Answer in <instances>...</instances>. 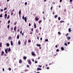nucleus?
I'll use <instances>...</instances> for the list:
<instances>
[{
	"instance_id": "1",
	"label": "nucleus",
	"mask_w": 73,
	"mask_h": 73,
	"mask_svg": "<svg viewBox=\"0 0 73 73\" xmlns=\"http://www.w3.org/2000/svg\"><path fill=\"white\" fill-rule=\"evenodd\" d=\"M22 19L23 20L24 19V20H25V22L26 23H27V18L25 17H24V15H23L22 16Z\"/></svg>"
},
{
	"instance_id": "2",
	"label": "nucleus",
	"mask_w": 73,
	"mask_h": 73,
	"mask_svg": "<svg viewBox=\"0 0 73 73\" xmlns=\"http://www.w3.org/2000/svg\"><path fill=\"white\" fill-rule=\"evenodd\" d=\"M27 62H28V63H29V65H31L32 64V62H31V60H28Z\"/></svg>"
},
{
	"instance_id": "3",
	"label": "nucleus",
	"mask_w": 73,
	"mask_h": 73,
	"mask_svg": "<svg viewBox=\"0 0 73 73\" xmlns=\"http://www.w3.org/2000/svg\"><path fill=\"white\" fill-rule=\"evenodd\" d=\"M34 28H36V24L35 23H34Z\"/></svg>"
},
{
	"instance_id": "4",
	"label": "nucleus",
	"mask_w": 73,
	"mask_h": 73,
	"mask_svg": "<svg viewBox=\"0 0 73 73\" xmlns=\"http://www.w3.org/2000/svg\"><path fill=\"white\" fill-rule=\"evenodd\" d=\"M31 54L33 56H35V53L33 52H31Z\"/></svg>"
},
{
	"instance_id": "5",
	"label": "nucleus",
	"mask_w": 73,
	"mask_h": 73,
	"mask_svg": "<svg viewBox=\"0 0 73 73\" xmlns=\"http://www.w3.org/2000/svg\"><path fill=\"white\" fill-rule=\"evenodd\" d=\"M4 51H2L1 54V56H3V55H4Z\"/></svg>"
},
{
	"instance_id": "6",
	"label": "nucleus",
	"mask_w": 73,
	"mask_h": 73,
	"mask_svg": "<svg viewBox=\"0 0 73 73\" xmlns=\"http://www.w3.org/2000/svg\"><path fill=\"white\" fill-rule=\"evenodd\" d=\"M7 14H5V15L4 18L5 19H7Z\"/></svg>"
},
{
	"instance_id": "7",
	"label": "nucleus",
	"mask_w": 73,
	"mask_h": 73,
	"mask_svg": "<svg viewBox=\"0 0 73 73\" xmlns=\"http://www.w3.org/2000/svg\"><path fill=\"white\" fill-rule=\"evenodd\" d=\"M41 70V69L39 67H38L37 69V70Z\"/></svg>"
},
{
	"instance_id": "8",
	"label": "nucleus",
	"mask_w": 73,
	"mask_h": 73,
	"mask_svg": "<svg viewBox=\"0 0 73 73\" xmlns=\"http://www.w3.org/2000/svg\"><path fill=\"white\" fill-rule=\"evenodd\" d=\"M35 19V21H38V18L37 17H36Z\"/></svg>"
},
{
	"instance_id": "9",
	"label": "nucleus",
	"mask_w": 73,
	"mask_h": 73,
	"mask_svg": "<svg viewBox=\"0 0 73 73\" xmlns=\"http://www.w3.org/2000/svg\"><path fill=\"white\" fill-rule=\"evenodd\" d=\"M7 49H5V51L6 53H8V51H7V50H8V48H7Z\"/></svg>"
},
{
	"instance_id": "10",
	"label": "nucleus",
	"mask_w": 73,
	"mask_h": 73,
	"mask_svg": "<svg viewBox=\"0 0 73 73\" xmlns=\"http://www.w3.org/2000/svg\"><path fill=\"white\" fill-rule=\"evenodd\" d=\"M19 64H21V63H22V60H21V59L19 60Z\"/></svg>"
},
{
	"instance_id": "11",
	"label": "nucleus",
	"mask_w": 73,
	"mask_h": 73,
	"mask_svg": "<svg viewBox=\"0 0 73 73\" xmlns=\"http://www.w3.org/2000/svg\"><path fill=\"white\" fill-rule=\"evenodd\" d=\"M11 45H12V46L13 45V41H11Z\"/></svg>"
},
{
	"instance_id": "12",
	"label": "nucleus",
	"mask_w": 73,
	"mask_h": 73,
	"mask_svg": "<svg viewBox=\"0 0 73 73\" xmlns=\"http://www.w3.org/2000/svg\"><path fill=\"white\" fill-rule=\"evenodd\" d=\"M68 31L69 32H71V31H72V30H71V29L70 28L69 29Z\"/></svg>"
},
{
	"instance_id": "13",
	"label": "nucleus",
	"mask_w": 73,
	"mask_h": 73,
	"mask_svg": "<svg viewBox=\"0 0 73 73\" xmlns=\"http://www.w3.org/2000/svg\"><path fill=\"white\" fill-rule=\"evenodd\" d=\"M6 46L7 47H8V46H9V44L8 43H6Z\"/></svg>"
},
{
	"instance_id": "14",
	"label": "nucleus",
	"mask_w": 73,
	"mask_h": 73,
	"mask_svg": "<svg viewBox=\"0 0 73 73\" xmlns=\"http://www.w3.org/2000/svg\"><path fill=\"white\" fill-rule=\"evenodd\" d=\"M14 30L15 31H16V26H15V27H14Z\"/></svg>"
},
{
	"instance_id": "15",
	"label": "nucleus",
	"mask_w": 73,
	"mask_h": 73,
	"mask_svg": "<svg viewBox=\"0 0 73 73\" xmlns=\"http://www.w3.org/2000/svg\"><path fill=\"white\" fill-rule=\"evenodd\" d=\"M36 46H41V45L37 44H36Z\"/></svg>"
},
{
	"instance_id": "16",
	"label": "nucleus",
	"mask_w": 73,
	"mask_h": 73,
	"mask_svg": "<svg viewBox=\"0 0 73 73\" xmlns=\"http://www.w3.org/2000/svg\"><path fill=\"white\" fill-rule=\"evenodd\" d=\"M11 48H9L8 49V52H11Z\"/></svg>"
},
{
	"instance_id": "17",
	"label": "nucleus",
	"mask_w": 73,
	"mask_h": 73,
	"mask_svg": "<svg viewBox=\"0 0 73 73\" xmlns=\"http://www.w3.org/2000/svg\"><path fill=\"white\" fill-rule=\"evenodd\" d=\"M19 37H20V36L19 35H17V39H19Z\"/></svg>"
},
{
	"instance_id": "18",
	"label": "nucleus",
	"mask_w": 73,
	"mask_h": 73,
	"mask_svg": "<svg viewBox=\"0 0 73 73\" xmlns=\"http://www.w3.org/2000/svg\"><path fill=\"white\" fill-rule=\"evenodd\" d=\"M70 38H71L70 37H69V36H68L67 37V38L68 40H70Z\"/></svg>"
},
{
	"instance_id": "19",
	"label": "nucleus",
	"mask_w": 73,
	"mask_h": 73,
	"mask_svg": "<svg viewBox=\"0 0 73 73\" xmlns=\"http://www.w3.org/2000/svg\"><path fill=\"white\" fill-rule=\"evenodd\" d=\"M18 44L19 45H20L21 44V42H20V40H19L18 41Z\"/></svg>"
},
{
	"instance_id": "20",
	"label": "nucleus",
	"mask_w": 73,
	"mask_h": 73,
	"mask_svg": "<svg viewBox=\"0 0 73 73\" xmlns=\"http://www.w3.org/2000/svg\"><path fill=\"white\" fill-rule=\"evenodd\" d=\"M61 50H64V48L63 47H62L61 48Z\"/></svg>"
},
{
	"instance_id": "21",
	"label": "nucleus",
	"mask_w": 73,
	"mask_h": 73,
	"mask_svg": "<svg viewBox=\"0 0 73 73\" xmlns=\"http://www.w3.org/2000/svg\"><path fill=\"white\" fill-rule=\"evenodd\" d=\"M23 59L25 60L26 59H27V57L26 56H24L23 57Z\"/></svg>"
},
{
	"instance_id": "22",
	"label": "nucleus",
	"mask_w": 73,
	"mask_h": 73,
	"mask_svg": "<svg viewBox=\"0 0 73 73\" xmlns=\"http://www.w3.org/2000/svg\"><path fill=\"white\" fill-rule=\"evenodd\" d=\"M36 33H38V29H36Z\"/></svg>"
},
{
	"instance_id": "23",
	"label": "nucleus",
	"mask_w": 73,
	"mask_h": 73,
	"mask_svg": "<svg viewBox=\"0 0 73 73\" xmlns=\"http://www.w3.org/2000/svg\"><path fill=\"white\" fill-rule=\"evenodd\" d=\"M11 37L10 36H9V37H8V39L9 40H11Z\"/></svg>"
},
{
	"instance_id": "24",
	"label": "nucleus",
	"mask_w": 73,
	"mask_h": 73,
	"mask_svg": "<svg viewBox=\"0 0 73 73\" xmlns=\"http://www.w3.org/2000/svg\"><path fill=\"white\" fill-rule=\"evenodd\" d=\"M0 47H2V43H1V42L0 43Z\"/></svg>"
},
{
	"instance_id": "25",
	"label": "nucleus",
	"mask_w": 73,
	"mask_h": 73,
	"mask_svg": "<svg viewBox=\"0 0 73 73\" xmlns=\"http://www.w3.org/2000/svg\"><path fill=\"white\" fill-rule=\"evenodd\" d=\"M64 45H65L66 46H68V44H67V43H65Z\"/></svg>"
},
{
	"instance_id": "26",
	"label": "nucleus",
	"mask_w": 73,
	"mask_h": 73,
	"mask_svg": "<svg viewBox=\"0 0 73 73\" xmlns=\"http://www.w3.org/2000/svg\"><path fill=\"white\" fill-rule=\"evenodd\" d=\"M28 70L27 69H25V70H24V72H28Z\"/></svg>"
},
{
	"instance_id": "27",
	"label": "nucleus",
	"mask_w": 73,
	"mask_h": 73,
	"mask_svg": "<svg viewBox=\"0 0 73 73\" xmlns=\"http://www.w3.org/2000/svg\"><path fill=\"white\" fill-rule=\"evenodd\" d=\"M64 21H60V23H64Z\"/></svg>"
},
{
	"instance_id": "28",
	"label": "nucleus",
	"mask_w": 73,
	"mask_h": 73,
	"mask_svg": "<svg viewBox=\"0 0 73 73\" xmlns=\"http://www.w3.org/2000/svg\"><path fill=\"white\" fill-rule=\"evenodd\" d=\"M20 31V29L18 28V29L17 30V32H19Z\"/></svg>"
},
{
	"instance_id": "29",
	"label": "nucleus",
	"mask_w": 73,
	"mask_h": 73,
	"mask_svg": "<svg viewBox=\"0 0 73 73\" xmlns=\"http://www.w3.org/2000/svg\"><path fill=\"white\" fill-rule=\"evenodd\" d=\"M42 21L41 20L40 21H38V23H39V24H40V23H41Z\"/></svg>"
},
{
	"instance_id": "30",
	"label": "nucleus",
	"mask_w": 73,
	"mask_h": 73,
	"mask_svg": "<svg viewBox=\"0 0 73 73\" xmlns=\"http://www.w3.org/2000/svg\"><path fill=\"white\" fill-rule=\"evenodd\" d=\"M45 41H46V42H48V39H46L45 40Z\"/></svg>"
},
{
	"instance_id": "31",
	"label": "nucleus",
	"mask_w": 73,
	"mask_h": 73,
	"mask_svg": "<svg viewBox=\"0 0 73 73\" xmlns=\"http://www.w3.org/2000/svg\"><path fill=\"white\" fill-rule=\"evenodd\" d=\"M20 13H21V10H20L19 11V15H20Z\"/></svg>"
},
{
	"instance_id": "32",
	"label": "nucleus",
	"mask_w": 73,
	"mask_h": 73,
	"mask_svg": "<svg viewBox=\"0 0 73 73\" xmlns=\"http://www.w3.org/2000/svg\"><path fill=\"white\" fill-rule=\"evenodd\" d=\"M7 19H9V15H8V17L7 18Z\"/></svg>"
},
{
	"instance_id": "33",
	"label": "nucleus",
	"mask_w": 73,
	"mask_h": 73,
	"mask_svg": "<svg viewBox=\"0 0 73 73\" xmlns=\"http://www.w3.org/2000/svg\"><path fill=\"white\" fill-rule=\"evenodd\" d=\"M58 34H59V35H61V33H60V32H58Z\"/></svg>"
},
{
	"instance_id": "34",
	"label": "nucleus",
	"mask_w": 73,
	"mask_h": 73,
	"mask_svg": "<svg viewBox=\"0 0 73 73\" xmlns=\"http://www.w3.org/2000/svg\"><path fill=\"white\" fill-rule=\"evenodd\" d=\"M7 23L8 24H9V23H10V20H9L8 21Z\"/></svg>"
},
{
	"instance_id": "35",
	"label": "nucleus",
	"mask_w": 73,
	"mask_h": 73,
	"mask_svg": "<svg viewBox=\"0 0 73 73\" xmlns=\"http://www.w3.org/2000/svg\"><path fill=\"white\" fill-rule=\"evenodd\" d=\"M52 8H53V6H52L50 8L51 11H52Z\"/></svg>"
},
{
	"instance_id": "36",
	"label": "nucleus",
	"mask_w": 73,
	"mask_h": 73,
	"mask_svg": "<svg viewBox=\"0 0 73 73\" xmlns=\"http://www.w3.org/2000/svg\"><path fill=\"white\" fill-rule=\"evenodd\" d=\"M4 57H5V56H7V54L5 53L4 55Z\"/></svg>"
},
{
	"instance_id": "37",
	"label": "nucleus",
	"mask_w": 73,
	"mask_h": 73,
	"mask_svg": "<svg viewBox=\"0 0 73 73\" xmlns=\"http://www.w3.org/2000/svg\"><path fill=\"white\" fill-rule=\"evenodd\" d=\"M2 14H1L0 15V17H3V16H2Z\"/></svg>"
},
{
	"instance_id": "38",
	"label": "nucleus",
	"mask_w": 73,
	"mask_h": 73,
	"mask_svg": "<svg viewBox=\"0 0 73 73\" xmlns=\"http://www.w3.org/2000/svg\"><path fill=\"white\" fill-rule=\"evenodd\" d=\"M38 66H39V68H41V67H42V66H40V65H39Z\"/></svg>"
},
{
	"instance_id": "39",
	"label": "nucleus",
	"mask_w": 73,
	"mask_h": 73,
	"mask_svg": "<svg viewBox=\"0 0 73 73\" xmlns=\"http://www.w3.org/2000/svg\"><path fill=\"white\" fill-rule=\"evenodd\" d=\"M8 69L10 71V70H11V68H8Z\"/></svg>"
},
{
	"instance_id": "40",
	"label": "nucleus",
	"mask_w": 73,
	"mask_h": 73,
	"mask_svg": "<svg viewBox=\"0 0 73 73\" xmlns=\"http://www.w3.org/2000/svg\"><path fill=\"white\" fill-rule=\"evenodd\" d=\"M58 20H61V18H60V17H58Z\"/></svg>"
},
{
	"instance_id": "41",
	"label": "nucleus",
	"mask_w": 73,
	"mask_h": 73,
	"mask_svg": "<svg viewBox=\"0 0 73 73\" xmlns=\"http://www.w3.org/2000/svg\"><path fill=\"white\" fill-rule=\"evenodd\" d=\"M25 5H27V2H25Z\"/></svg>"
},
{
	"instance_id": "42",
	"label": "nucleus",
	"mask_w": 73,
	"mask_h": 73,
	"mask_svg": "<svg viewBox=\"0 0 73 73\" xmlns=\"http://www.w3.org/2000/svg\"><path fill=\"white\" fill-rule=\"evenodd\" d=\"M26 43H27V41H25L24 42L25 45H26Z\"/></svg>"
},
{
	"instance_id": "43",
	"label": "nucleus",
	"mask_w": 73,
	"mask_h": 73,
	"mask_svg": "<svg viewBox=\"0 0 73 73\" xmlns=\"http://www.w3.org/2000/svg\"><path fill=\"white\" fill-rule=\"evenodd\" d=\"M31 24L30 23H29V27H31Z\"/></svg>"
},
{
	"instance_id": "44",
	"label": "nucleus",
	"mask_w": 73,
	"mask_h": 73,
	"mask_svg": "<svg viewBox=\"0 0 73 73\" xmlns=\"http://www.w3.org/2000/svg\"><path fill=\"white\" fill-rule=\"evenodd\" d=\"M12 12H13V11H11V15H12L13 14V13H12Z\"/></svg>"
},
{
	"instance_id": "45",
	"label": "nucleus",
	"mask_w": 73,
	"mask_h": 73,
	"mask_svg": "<svg viewBox=\"0 0 73 73\" xmlns=\"http://www.w3.org/2000/svg\"><path fill=\"white\" fill-rule=\"evenodd\" d=\"M7 28H9V25L7 26Z\"/></svg>"
},
{
	"instance_id": "46",
	"label": "nucleus",
	"mask_w": 73,
	"mask_h": 73,
	"mask_svg": "<svg viewBox=\"0 0 73 73\" xmlns=\"http://www.w3.org/2000/svg\"><path fill=\"white\" fill-rule=\"evenodd\" d=\"M30 34H32V33H32V31H30Z\"/></svg>"
},
{
	"instance_id": "47",
	"label": "nucleus",
	"mask_w": 73,
	"mask_h": 73,
	"mask_svg": "<svg viewBox=\"0 0 73 73\" xmlns=\"http://www.w3.org/2000/svg\"><path fill=\"white\" fill-rule=\"evenodd\" d=\"M54 17H55V18H56V17H57V15H55L54 16Z\"/></svg>"
},
{
	"instance_id": "48",
	"label": "nucleus",
	"mask_w": 73,
	"mask_h": 73,
	"mask_svg": "<svg viewBox=\"0 0 73 73\" xmlns=\"http://www.w3.org/2000/svg\"><path fill=\"white\" fill-rule=\"evenodd\" d=\"M27 68H29V65H27Z\"/></svg>"
},
{
	"instance_id": "49",
	"label": "nucleus",
	"mask_w": 73,
	"mask_h": 73,
	"mask_svg": "<svg viewBox=\"0 0 73 73\" xmlns=\"http://www.w3.org/2000/svg\"><path fill=\"white\" fill-rule=\"evenodd\" d=\"M28 42H31V40H29L28 41Z\"/></svg>"
},
{
	"instance_id": "50",
	"label": "nucleus",
	"mask_w": 73,
	"mask_h": 73,
	"mask_svg": "<svg viewBox=\"0 0 73 73\" xmlns=\"http://www.w3.org/2000/svg\"><path fill=\"white\" fill-rule=\"evenodd\" d=\"M7 8H5L4 9V11H5V10H7Z\"/></svg>"
},
{
	"instance_id": "51",
	"label": "nucleus",
	"mask_w": 73,
	"mask_h": 73,
	"mask_svg": "<svg viewBox=\"0 0 73 73\" xmlns=\"http://www.w3.org/2000/svg\"><path fill=\"white\" fill-rule=\"evenodd\" d=\"M15 25H16L17 24V22H16L15 23H14Z\"/></svg>"
},
{
	"instance_id": "52",
	"label": "nucleus",
	"mask_w": 73,
	"mask_h": 73,
	"mask_svg": "<svg viewBox=\"0 0 73 73\" xmlns=\"http://www.w3.org/2000/svg\"><path fill=\"white\" fill-rule=\"evenodd\" d=\"M1 12H3V9H2L1 10Z\"/></svg>"
},
{
	"instance_id": "53",
	"label": "nucleus",
	"mask_w": 73,
	"mask_h": 73,
	"mask_svg": "<svg viewBox=\"0 0 73 73\" xmlns=\"http://www.w3.org/2000/svg\"><path fill=\"white\" fill-rule=\"evenodd\" d=\"M56 52H58V51H59V50H58V49H57L56 50Z\"/></svg>"
},
{
	"instance_id": "54",
	"label": "nucleus",
	"mask_w": 73,
	"mask_h": 73,
	"mask_svg": "<svg viewBox=\"0 0 73 73\" xmlns=\"http://www.w3.org/2000/svg\"><path fill=\"white\" fill-rule=\"evenodd\" d=\"M35 64H36V63H37V61H35Z\"/></svg>"
},
{
	"instance_id": "55",
	"label": "nucleus",
	"mask_w": 73,
	"mask_h": 73,
	"mask_svg": "<svg viewBox=\"0 0 73 73\" xmlns=\"http://www.w3.org/2000/svg\"><path fill=\"white\" fill-rule=\"evenodd\" d=\"M67 35H69V33H67V34L66 35V36H67Z\"/></svg>"
},
{
	"instance_id": "56",
	"label": "nucleus",
	"mask_w": 73,
	"mask_h": 73,
	"mask_svg": "<svg viewBox=\"0 0 73 73\" xmlns=\"http://www.w3.org/2000/svg\"><path fill=\"white\" fill-rule=\"evenodd\" d=\"M37 40H39V37L38 36H37Z\"/></svg>"
},
{
	"instance_id": "57",
	"label": "nucleus",
	"mask_w": 73,
	"mask_h": 73,
	"mask_svg": "<svg viewBox=\"0 0 73 73\" xmlns=\"http://www.w3.org/2000/svg\"><path fill=\"white\" fill-rule=\"evenodd\" d=\"M31 29V31H32V32H33V28H32Z\"/></svg>"
},
{
	"instance_id": "58",
	"label": "nucleus",
	"mask_w": 73,
	"mask_h": 73,
	"mask_svg": "<svg viewBox=\"0 0 73 73\" xmlns=\"http://www.w3.org/2000/svg\"><path fill=\"white\" fill-rule=\"evenodd\" d=\"M20 33L21 35L22 34V31H21L20 32Z\"/></svg>"
},
{
	"instance_id": "59",
	"label": "nucleus",
	"mask_w": 73,
	"mask_h": 73,
	"mask_svg": "<svg viewBox=\"0 0 73 73\" xmlns=\"http://www.w3.org/2000/svg\"><path fill=\"white\" fill-rule=\"evenodd\" d=\"M53 4H55V3L54 2H53L52 3Z\"/></svg>"
},
{
	"instance_id": "60",
	"label": "nucleus",
	"mask_w": 73,
	"mask_h": 73,
	"mask_svg": "<svg viewBox=\"0 0 73 73\" xmlns=\"http://www.w3.org/2000/svg\"><path fill=\"white\" fill-rule=\"evenodd\" d=\"M55 47L56 48H57L58 46L57 45H55Z\"/></svg>"
},
{
	"instance_id": "61",
	"label": "nucleus",
	"mask_w": 73,
	"mask_h": 73,
	"mask_svg": "<svg viewBox=\"0 0 73 73\" xmlns=\"http://www.w3.org/2000/svg\"><path fill=\"white\" fill-rule=\"evenodd\" d=\"M3 72H4V68H3Z\"/></svg>"
},
{
	"instance_id": "62",
	"label": "nucleus",
	"mask_w": 73,
	"mask_h": 73,
	"mask_svg": "<svg viewBox=\"0 0 73 73\" xmlns=\"http://www.w3.org/2000/svg\"><path fill=\"white\" fill-rule=\"evenodd\" d=\"M73 1V0H70V2H72Z\"/></svg>"
},
{
	"instance_id": "63",
	"label": "nucleus",
	"mask_w": 73,
	"mask_h": 73,
	"mask_svg": "<svg viewBox=\"0 0 73 73\" xmlns=\"http://www.w3.org/2000/svg\"><path fill=\"white\" fill-rule=\"evenodd\" d=\"M11 31H12V30H13V27H11Z\"/></svg>"
},
{
	"instance_id": "64",
	"label": "nucleus",
	"mask_w": 73,
	"mask_h": 73,
	"mask_svg": "<svg viewBox=\"0 0 73 73\" xmlns=\"http://www.w3.org/2000/svg\"><path fill=\"white\" fill-rule=\"evenodd\" d=\"M40 40H42V38H40Z\"/></svg>"
}]
</instances>
